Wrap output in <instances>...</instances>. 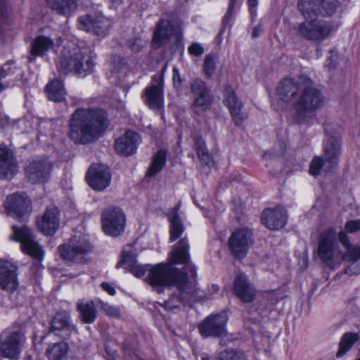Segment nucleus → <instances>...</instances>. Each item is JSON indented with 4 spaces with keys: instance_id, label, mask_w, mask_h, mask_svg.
Here are the masks:
<instances>
[{
    "instance_id": "f257e3e1",
    "label": "nucleus",
    "mask_w": 360,
    "mask_h": 360,
    "mask_svg": "<svg viewBox=\"0 0 360 360\" xmlns=\"http://www.w3.org/2000/svg\"><path fill=\"white\" fill-rule=\"evenodd\" d=\"M188 250L189 245L186 238H181L173 246V250L169 254V259L172 264L160 263L151 265L146 277V281L156 288L158 293L163 291L162 287L181 285L183 281H186L188 275L182 270L172 266L176 264L186 265L191 277L195 278V266L190 263Z\"/></svg>"
},
{
    "instance_id": "f03ea898",
    "label": "nucleus",
    "mask_w": 360,
    "mask_h": 360,
    "mask_svg": "<svg viewBox=\"0 0 360 360\" xmlns=\"http://www.w3.org/2000/svg\"><path fill=\"white\" fill-rule=\"evenodd\" d=\"M109 124L107 113L96 108H78L68 121V137L75 144L87 145L102 137Z\"/></svg>"
},
{
    "instance_id": "7ed1b4c3",
    "label": "nucleus",
    "mask_w": 360,
    "mask_h": 360,
    "mask_svg": "<svg viewBox=\"0 0 360 360\" xmlns=\"http://www.w3.org/2000/svg\"><path fill=\"white\" fill-rule=\"evenodd\" d=\"M299 96L293 104L292 120L296 124H306L311 118V114L321 108L325 98L322 91L315 87L313 82L307 77Z\"/></svg>"
},
{
    "instance_id": "20e7f679",
    "label": "nucleus",
    "mask_w": 360,
    "mask_h": 360,
    "mask_svg": "<svg viewBox=\"0 0 360 360\" xmlns=\"http://www.w3.org/2000/svg\"><path fill=\"white\" fill-rule=\"evenodd\" d=\"M95 57L96 55L89 47H65L60 58L58 70L65 74L71 72L78 75L90 73L95 65Z\"/></svg>"
},
{
    "instance_id": "39448f33",
    "label": "nucleus",
    "mask_w": 360,
    "mask_h": 360,
    "mask_svg": "<svg viewBox=\"0 0 360 360\" xmlns=\"http://www.w3.org/2000/svg\"><path fill=\"white\" fill-rule=\"evenodd\" d=\"M193 278V281H189L187 277L186 281H183L181 285H174L177 292L171 295L162 306L172 309L180 306L181 304L191 306L195 302L207 300L205 295L200 294V290L196 288L195 279Z\"/></svg>"
},
{
    "instance_id": "423d86ee",
    "label": "nucleus",
    "mask_w": 360,
    "mask_h": 360,
    "mask_svg": "<svg viewBox=\"0 0 360 360\" xmlns=\"http://www.w3.org/2000/svg\"><path fill=\"white\" fill-rule=\"evenodd\" d=\"M295 30L297 36L307 40L320 42L330 35L333 26L330 22L315 17L299 23Z\"/></svg>"
},
{
    "instance_id": "0eeeda50",
    "label": "nucleus",
    "mask_w": 360,
    "mask_h": 360,
    "mask_svg": "<svg viewBox=\"0 0 360 360\" xmlns=\"http://www.w3.org/2000/svg\"><path fill=\"white\" fill-rule=\"evenodd\" d=\"M12 230L13 233L10 236L11 239L20 243L22 251L35 259L37 265H41L44 252L42 247L36 241L32 231L26 225L20 227L13 225Z\"/></svg>"
},
{
    "instance_id": "6e6552de",
    "label": "nucleus",
    "mask_w": 360,
    "mask_h": 360,
    "mask_svg": "<svg viewBox=\"0 0 360 360\" xmlns=\"http://www.w3.org/2000/svg\"><path fill=\"white\" fill-rule=\"evenodd\" d=\"M25 340L20 326L8 328L0 334V358L15 359L20 353V346Z\"/></svg>"
},
{
    "instance_id": "1a4fd4ad",
    "label": "nucleus",
    "mask_w": 360,
    "mask_h": 360,
    "mask_svg": "<svg viewBox=\"0 0 360 360\" xmlns=\"http://www.w3.org/2000/svg\"><path fill=\"white\" fill-rule=\"evenodd\" d=\"M191 92L193 95L192 106L195 112L200 114L208 110L214 100L211 87L200 78H195L191 82Z\"/></svg>"
},
{
    "instance_id": "9d476101",
    "label": "nucleus",
    "mask_w": 360,
    "mask_h": 360,
    "mask_svg": "<svg viewBox=\"0 0 360 360\" xmlns=\"http://www.w3.org/2000/svg\"><path fill=\"white\" fill-rule=\"evenodd\" d=\"M227 321L228 316L225 313L211 314L198 325V330L203 338L225 337Z\"/></svg>"
},
{
    "instance_id": "9b49d317",
    "label": "nucleus",
    "mask_w": 360,
    "mask_h": 360,
    "mask_svg": "<svg viewBox=\"0 0 360 360\" xmlns=\"http://www.w3.org/2000/svg\"><path fill=\"white\" fill-rule=\"evenodd\" d=\"M58 251L60 256L65 260L82 262L84 256L92 251V246L86 240L77 239L75 237L68 244L60 245Z\"/></svg>"
},
{
    "instance_id": "f8f14e48",
    "label": "nucleus",
    "mask_w": 360,
    "mask_h": 360,
    "mask_svg": "<svg viewBox=\"0 0 360 360\" xmlns=\"http://www.w3.org/2000/svg\"><path fill=\"white\" fill-rule=\"evenodd\" d=\"M53 168L52 162L47 158H35L25 167V174L33 184L44 183L50 176Z\"/></svg>"
},
{
    "instance_id": "ddd939ff",
    "label": "nucleus",
    "mask_w": 360,
    "mask_h": 360,
    "mask_svg": "<svg viewBox=\"0 0 360 360\" xmlns=\"http://www.w3.org/2000/svg\"><path fill=\"white\" fill-rule=\"evenodd\" d=\"M167 65L160 74H156L152 77V84L145 89L144 101L147 105L153 110H159L163 105V75Z\"/></svg>"
},
{
    "instance_id": "4468645a",
    "label": "nucleus",
    "mask_w": 360,
    "mask_h": 360,
    "mask_svg": "<svg viewBox=\"0 0 360 360\" xmlns=\"http://www.w3.org/2000/svg\"><path fill=\"white\" fill-rule=\"evenodd\" d=\"M252 243V233L246 228L233 232L228 241L230 252L236 258L245 257Z\"/></svg>"
},
{
    "instance_id": "2eb2a0df",
    "label": "nucleus",
    "mask_w": 360,
    "mask_h": 360,
    "mask_svg": "<svg viewBox=\"0 0 360 360\" xmlns=\"http://www.w3.org/2000/svg\"><path fill=\"white\" fill-rule=\"evenodd\" d=\"M102 221L103 231L107 235L116 237L124 231L125 218L118 207L105 210L102 214Z\"/></svg>"
},
{
    "instance_id": "dca6fc26",
    "label": "nucleus",
    "mask_w": 360,
    "mask_h": 360,
    "mask_svg": "<svg viewBox=\"0 0 360 360\" xmlns=\"http://www.w3.org/2000/svg\"><path fill=\"white\" fill-rule=\"evenodd\" d=\"M307 77L300 76L298 79L285 78L282 79L276 87V94L278 98L286 103H292V105L299 96Z\"/></svg>"
},
{
    "instance_id": "f3484780",
    "label": "nucleus",
    "mask_w": 360,
    "mask_h": 360,
    "mask_svg": "<svg viewBox=\"0 0 360 360\" xmlns=\"http://www.w3.org/2000/svg\"><path fill=\"white\" fill-rule=\"evenodd\" d=\"M223 103L229 108L230 114L236 125H240L247 118L242 112L243 103L238 97L233 87L225 84L223 90Z\"/></svg>"
},
{
    "instance_id": "a211bd4d",
    "label": "nucleus",
    "mask_w": 360,
    "mask_h": 360,
    "mask_svg": "<svg viewBox=\"0 0 360 360\" xmlns=\"http://www.w3.org/2000/svg\"><path fill=\"white\" fill-rule=\"evenodd\" d=\"M86 179L94 190L101 191L110 185L111 174L105 165H94L88 169Z\"/></svg>"
},
{
    "instance_id": "6ab92c4d",
    "label": "nucleus",
    "mask_w": 360,
    "mask_h": 360,
    "mask_svg": "<svg viewBox=\"0 0 360 360\" xmlns=\"http://www.w3.org/2000/svg\"><path fill=\"white\" fill-rule=\"evenodd\" d=\"M338 238L347 250L344 255V259L351 262L345 269V274L349 275L359 274L360 273V247L352 248L347 233L344 231L339 233Z\"/></svg>"
},
{
    "instance_id": "aec40b11",
    "label": "nucleus",
    "mask_w": 360,
    "mask_h": 360,
    "mask_svg": "<svg viewBox=\"0 0 360 360\" xmlns=\"http://www.w3.org/2000/svg\"><path fill=\"white\" fill-rule=\"evenodd\" d=\"M17 266L9 261L0 262V287L5 291L14 292L18 287Z\"/></svg>"
},
{
    "instance_id": "412c9836",
    "label": "nucleus",
    "mask_w": 360,
    "mask_h": 360,
    "mask_svg": "<svg viewBox=\"0 0 360 360\" xmlns=\"http://www.w3.org/2000/svg\"><path fill=\"white\" fill-rule=\"evenodd\" d=\"M30 202L27 196L15 193L7 197L5 207L11 217L22 219L30 212Z\"/></svg>"
},
{
    "instance_id": "4be33fe9",
    "label": "nucleus",
    "mask_w": 360,
    "mask_h": 360,
    "mask_svg": "<svg viewBox=\"0 0 360 360\" xmlns=\"http://www.w3.org/2000/svg\"><path fill=\"white\" fill-rule=\"evenodd\" d=\"M287 211L281 206H276L274 209H266L261 216L262 224L270 230L283 228L287 222Z\"/></svg>"
},
{
    "instance_id": "5701e85b",
    "label": "nucleus",
    "mask_w": 360,
    "mask_h": 360,
    "mask_svg": "<svg viewBox=\"0 0 360 360\" xmlns=\"http://www.w3.org/2000/svg\"><path fill=\"white\" fill-rule=\"evenodd\" d=\"M18 171V165L12 150L0 144V178L11 179Z\"/></svg>"
},
{
    "instance_id": "b1692460",
    "label": "nucleus",
    "mask_w": 360,
    "mask_h": 360,
    "mask_svg": "<svg viewBox=\"0 0 360 360\" xmlns=\"http://www.w3.org/2000/svg\"><path fill=\"white\" fill-rule=\"evenodd\" d=\"M38 229L46 236H53L59 228V210L56 207H49L37 221Z\"/></svg>"
},
{
    "instance_id": "393cba45",
    "label": "nucleus",
    "mask_w": 360,
    "mask_h": 360,
    "mask_svg": "<svg viewBox=\"0 0 360 360\" xmlns=\"http://www.w3.org/2000/svg\"><path fill=\"white\" fill-rule=\"evenodd\" d=\"M140 142L139 134L134 131L128 130L123 136L116 139L114 148L116 153L122 156L133 155Z\"/></svg>"
},
{
    "instance_id": "a878e982",
    "label": "nucleus",
    "mask_w": 360,
    "mask_h": 360,
    "mask_svg": "<svg viewBox=\"0 0 360 360\" xmlns=\"http://www.w3.org/2000/svg\"><path fill=\"white\" fill-rule=\"evenodd\" d=\"M323 153L325 161L328 164L326 170L330 171L338 164L341 153V143L338 136L327 135L323 143Z\"/></svg>"
},
{
    "instance_id": "bb28decb",
    "label": "nucleus",
    "mask_w": 360,
    "mask_h": 360,
    "mask_svg": "<svg viewBox=\"0 0 360 360\" xmlns=\"http://www.w3.org/2000/svg\"><path fill=\"white\" fill-rule=\"evenodd\" d=\"M78 26L80 30L92 32L97 36H104L107 32V25L101 15H85L78 18Z\"/></svg>"
},
{
    "instance_id": "cd10ccee",
    "label": "nucleus",
    "mask_w": 360,
    "mask_h": 360,
    "mask_svg": "<svg viewBox=\"0 0 360 360\" xmlns=\"http://www.w3.org/2000/svg\"><path fill=\"white\" fill-rule=\"evenodd\" d=\"M336 233L334 229L328 228L320 234L318 255L323 261L330 260L334 254Z\"/></svg>"
},
{
    "instance_id": "c85d7f7f",
    "label": "nucleus",
    "mask_w": 360,
    "mask_h": 360,
    "mask_svg": "<svg viewBox=\"0 0 360 360\" xmlns=\"http://www.w3.org/2000/svg\"><path fill=\"white\" fill-rule=\"evenodd\" d=\"M233 292L243 302H252L256 296V290L243 274L238 275L234 280Z\"/></svg>"
},
{
    "instance_id": "c756f323",
    "label": "nucleus",
    "mask_w": 360,
    "mask_h": 360,
    "mask_svg": "<svg viewBox=\"0 0 360 360\" xmlns=\"http://www.w3.org/2000/svg\"><path fill=\"white\" fill-rule=\"evenodd\" d=\"M75 330L70 323V318L66 312L57 313L51 323V330L63 338H68L71 331Z\"/></svg>"
},
{
    "instance_id": "7c9ffc66",
    "label": "nucleus",
    "mask_w": 360,
    "mask_h": 360,
    "mask_svg": "<svg viewBox=\"0 0 360 360\" xmlns=\"http://www.w3.org/2000/svg\"><path fill=\"white\" fill-rule=\"evenodd\" d=\"M53 41L48 37L40 35L35 38L31 44L30 54L27 59L30 63H34L37 56L42 57L53 46Z\"/></svg>"
},
{
    "instance_id": "2f4dec72",
    "label": "nucleus",
    "mask_w": 360,
    "mask_h": 360,
    "mask_svg": "<svg viewBox=\"0 0 360 360\" xmlns=\"http://www.w3.org/2000/svg\"><path fill=\"white\" fill-rule=\"evenodd\" d=\"M122 265H124L125 269L136 277H141L146 272L148 273V269L151 266L150 264H138L134 255L130 252H124L122 260L117 263V267L119 268Z\"/></svg>"
},
{
    "instance_id": "473e14b6",
    "label": "nucleus",
    "mask_w": 360,
    "mask_h": 360,
    "mask_svg": "<svg viewBox=\"0 0 360 360\" xmlns=\"http://www.w3.org/2000/svg\"><path fill=\"white\" fill-rule=\"evenodd\" d=\"M96 302L94 301L85 302L80 300L77 303V309L79 312V318L84 323H92L97 317Z\"/></svg>"
},
{
    "instance_id": "72a5a7b5",
    "label": "nucleus",
    "mask_w": 360,
    "mask_h": 360,
    "mask_svg": "<svg viewBox=\"0 0 360 360\" xmlns=\"http://www.w3.org/2000/svg\"><path fill=\"white\" fill-rule=\"evenodd\" d=\"M179 205L175 206L168 214V219L170 222V237L169 241L173 242L179 238L184 231V224L178 214Z\"/></svg>"
},
{
    "instance_id": "f704fd0d",
    "label": "nucleus",
    "mask_w": 360,
    "mask_h": 360,
    "mask_svg": "<svg viewBox=\"0 0 360 360\" xmlns=\"http://www.w3.org/2000/svg\"><path fill=\"white\" fill-rule=\"evenodd\" d=\"M269 295L268 294L266 296L257 300L255 304L250 306L245 318L252 321L253 323L258 322L268 309Z\"/></svg>"
},
{
    "instance_id": "c9c22d12",
    "label": "nucleus",
    "mask_w": 360,
    "mask_h": 360,
    "mask_svg": "<svg viewBox=\"0 0 360 360\" xmlns=\"http://www.w3.org/2000/svg\"><path fill=\"white\" fill-rule=\"evenodd\" d=\"M172 34V24L169 20H160L153 33V41L157 47H159L165 40L169 39Z\"/></svg>"
},
{
    "instance_id": "e433bc0d",
    "label": "nucleus",
    "mask_w": 360,
    "mask_h": 360,
    "mask_svg": "<svg viewBox=\"0 0 360 360\" xmlns=\"http://www.w3.org/2000/svg\"><path fill=\"white\" fill-rule=\"evenodd\" d=\"M48 6L59 15H69L76 8V0H46Z\"/></svg>"
},
{
    "instance_id": "4c0bfd02",
    "label": "nucleus",
    "mask_w": 360,
    "mask_h": 360,
    "mask_svg": "<svg viewBox=\"0 0 360 360\" xmlns=\"http://www.w3.org/2000/svg\"><path fill=\"white\" fill-rule=\"evenodd\" d=\"M68 345L64 342L53 344L46 349V354L49 360H64L68 353Z\"/></svg>"
},
{
    "instance_id": "58836bf2",
    "label": "nucleus",
    "mask_w": 360,
    "mask_h": 360,
    "mask_svg": "<svg viewBox=\"0 0 360 360\" xmlns=\"http://www.w3.org/2000/svg\"><path fill=\"white\" fill-rule=\"evenodd\" d=\"M47 96L49 100L54 102L63 101L65 91L63 83L59 80L52 81L46 86Z\"/></svg>"
},
{
    "instance_id": "ea45409f",
    "label": "nucleus",
    "mask_w": 360,
    "mask_h": 360,
    "mask_svg": "<svg viewBox=\"0 0 360 360\" xmlns=\"http://www.w3.org/2000/svg\"><path fill=\"white\" fill-rule=\"evenodd\" d=\"M319 0H300L297 8L305 20L313 18L318 15Z\"/></svg>"
},
{
    "instance_id": "a19ab883",
    "label": "nucleus",
    "mask_w": 360,
    "mask_h": 360,
    "mask_svg": "<svg viewBox=\"0 0 360 360\" xmlns=\"http://www.w3.org/2000/svg\"><path fill=\"white\" fill-rule=\"evenodd\" d=\"M359 338V337L357 333L350 332L345 333L339 343V348L336 356L339 358L345 355Z\"/></svg>"
},
{
    "instance_id": "79ce46f5",
    "label": "nucleus",
    "mask_w": 360,
    "mask_h": 360,
    "mask_svg": "<svg viewBox=\"0 0 360 360\" xmlns=\"http://www.w3.org/2000/svg\"><path fill=\"white\" fill-rule=\"evenodd\" d=\"M166 162V153L158 150L154 155L153 161L148 169L147 175L153 176L160 172Z\"/></svg>"
},
{
    "instance_id": "37998d69",
    "label": "nucleus",
    "mask_w": 360,
    "mask_h": 360,
    "mask_svg": "<svg viewBox=\"0 0 360 360\" xmlns=\"http://www.w3.org/2000/svg\"><path fill=\"white\" fill-rule=\"evenodd\" d=\"M195 147L200 160L204 165H209L212 158L206 148L205 143L200 136H196L195 139Z\"/></svg>"
},
{
    "instance_id": "c03bdc74",
    "label": "nucleus",
    "mask_w": 360,
    "mask_h": 360,
    "mask_svg": "<svg viewBox=\"0 0 360 360\" xmlns=\"http://www.w3.org/2000/svg\"><path fill=\"white\" fill-rule=\"evenodd\" d=\"M338 6V0H319V15H331Z\"/></svg>"
},
{
    "instance_id": "a18cd8bd",
    "label": "nucleus",
    "mask_w": 360,
    "mask_h": 360,
    "mask_svg": "<svg viewBox=\"0 0 360 360\" xmlns=\"http://www.w3.org/2000/svg\"><path fill=\"white\" fill-rule=\"evenodd\" d=\"M214 360H248V358L241 351L227 349L221 352Z\"/></svg>"
},
{
    "instance_id": "49530a36",
    "label": "nucleus",
    "mask_w": 360,
    "mask_h": 360,
    "mask_svg": "<svg viewBox=\"0 0 360 360\" xmlns=\"http://www.w3.org/2000/svg\"><path fill=\"white\" fill-rule=\"evenodd\" d=\"M216 70V63L212 55H207L204 60V71L207 78H211Z\"/></svg>"
},
{
    "instance_id": "de8ad7c7",
    "label": "nucleus",
    "mask_w": 360,
    "mask_h": 360,
    "mask_svg": "<svg viewBox=\"0 0 360 360\" xmlns=\"http://www.w3.org/2000/svg\"><path fill=\"white\" fill-rule=\"evenodd\" d=\"M95 302L97 307L103 310L107 315L115 317L120 316V311L116 307L103 302L100 299H96Z\"/></svg>"
},
{
    "instance_id": "09e8293b",
    "label": "nucleus",
    "mask_w": 360,
    "mask_h": 360,
    "mask_svg": "<svg viewBox=\"0 0 360 360\" xmlns=\"http://www.w3.org/2000/svg\"><path fill=\"white\" fill-rule=\"evenodd\" d=\"M128 47L134 53H138L146 46V41L140 37H136L127 41Z\"/></svg>"
},
{
    "instance_id": "8fccbe9b",
    "label": "nucleus",
    "mask_w": 360,
    "mask_h": 360,
    "mask_svg": "<svg viewBox=\"0 0 360 360\" xmlns=\"http://www.w3.org/2000/svg\"><path fill=\"white\" fill-rule=\"evenodd\" d=\"M323 166V160L318 156L314 157L309 166V173L313 176H318Z\"/></svg>"
},
{
    "instance_id": "3c124183",
    "label": "nucleus",
    "mask_w": 360,
    "mask_h": 360,
    "mask_svg": "<svg viewBox=\"0 0 360 360\" xmlns=\"http://www.w3.org/2000/svg\"><path fill=\"white\" fill-rule=\"evenodd\" d=\"M345 229L349 233H355L360 231V219L347 221L345 224Z\"/></svg>"
},
{
    "instance_id": "603ef678",
    "label": "nucleus",
    "mask_w": 360,
    "mask_h": 360,
    "mask_svg": "<svg viewBox=\"0 0 360 360\" xmlns=\"http://www.w3.org/2000/svg\"><path fill=\"white\" fill-rule=\"evenodd\" d=\"M236 1V0H230V3H229V7L227 9V12L225 14V15L223 18V20H222V26L224 27L229 24V22L232 17L233 9L235 6Z\"/></svg>"
},
{
    "instance_id": "864d4df0",
    "label": "nucleus",
    "mask_w": 360,
    "mask_h": 360,
    "mask_svg": "<svg viewBox=\"0 0 360 360\" xmlns=\"http://www.w3.org/2000/svg\"><path fill=\"white\" fill-rule=\"evenodd\" d=\"M188 51L191 55H193L195 56H200L204 53L203 47L200 44H198L197 42L193 43L188 48Z\"/></svg>"
},
{
    "instance_id": "5fc2aeb1",
    "label": "nucleus",
    "mask_w": 360,
    "mask_h": 360,
    "mask_svg": "<svg viewBox=\"0 0 360 360\" xmlns=\"http://www.w3.org/2000/svg\"><path fill=\"white\" fill-rule=\"evenodd\" d=\"M172 80H173V84H174V87L177 88V87L181 86V83H182V79L180 76L179 72L177 68H176V67H174L173 68Z\"/></svg>"
},
{
    "instance_id": "6e6d98bb",
    "label": "nucleus",
    "mask_w": 360,
    "mask_h": 360,
    "mask_svg": "<svg viewBox=\"0 0 360 360\" xmlns=\"http://www.w3.org/2000/svg\"><path fill=\"white\" fill-rule=\"evenodd\" d=\"M249 11L252 17L256 15V7L258 4L257 0H248Z\"/></svg>"
},
{
    "instance_id": "4d7b16f0",
    "label": "nucleus",
    "mask_w": 360,
    "mask_h": 360,
    "mask_svg": "<svg viewBox=\"0 0 360 360\" xmlns=\"http://www.w3.org/2000/svg\"><path fill=\"white\" fill-rule=\"evenodd\" d=\"M101 287L105 291H106L110 295H114L115 294V289L108 283L103 282L101 283Z\"/></svg>"
},
{
    "instance_id": "13d9d810",
    "label": "nucleus",
    "mask_w": 360,
    "mask_h": 360,
    "mask_svg": "<svg viewBox=\"0 0 360 360\" xmlns=\"http://www.w3.org/2000/svg\"><path fill=\"white\" fill-rule=\"evenodd\" d=\"M11 71V64L10 63L4 64L0 71V77H4L7 73Z\"/></svg>"
},
{
    "instance_id": "bf43d9fd",
    "label": "nucleus",
    "mask_w": 360,
    "mask_h": 360,
    "mask_svg": "<svg viewBox=\"0 0 360 360\" xmlns=\"http://www.w3.org/2000/svg\"><path fill=\"white\" fill-rule=\"evenodd\" d=\"M8 12V3L6 0H0V14L4 15Z\"/></svg>"
},
{
    "instance_id": "052dcab7",
    "label": "nucleus",
    "mask_w": 360,
    "mask_h": 360,
    "mask_svg": "<svg viewBox=\"0 0 360 360\" xmlns=\"http://www.w3.org/2000/svg\"><path fill=\"white\" fill-rule=\"evenodd\" d=\"M263 32L262 26L259 24L257 26H256L252 32V37L253 38H256L259 36V34Z\"/></svg>"
},
{
    "instance_id": "680f3d73",
    "label": "nucleus",
    "mask_w": 360,
    "mask_h": 360,
    "mask_svg": "<svg viewBox=\"0 0 360 360\" xmlns=\"http://www.w3.org/2000/svg\"><path fill=\"white\" fill-rule=\"evenodd\" d=\"M330 53L331 56L329 57L328 60H331V62H330V63H329L328 64V65L330 68H334L335 64H334V63H333V62H332V58H333V51H330Z\"/></svg>"
},
{
    "instance_id": "e2e57ef3",
    "label": "nucleus",
    "mask_w": 360,
    "mask_h": 360,
    "mask_svg": "<svg viewBox=\"0 0 360 360\" xmlns=\"http://www.w3.org/2000/svg\"><path fill=\"white\" fill-rule=\"evenodd\" d=\"M316 51L317 58H319L321 55V48L319 46H316Z\"/></svg>"
},
{
    "instance_id": "0e129e2a",
    "label": "nucleus",
    "mask_w": 360,
    "mask_h": 360,
    "mask_svg": "<svg viewBox=\"0 0 360 360\" xmlns=\"http://www.w3.org/2000/svg\"><path fill=\"white\" fill-rule=\"evenodd\" d=\"M201 360H210V358L208 355L207 354H203L202 356H201Z\"/></svg>"
},
{
    "instance_id": "69168bd1",
    "label": "nucleus",
    "mask_w": 360,
    "mask_h": 360,
    "mask_svg": "<svg viewBox=\"0 0 360 360\" xmlns=\"http://www.w3.org/2000/svg\"><path fill=\"white\" fill-rule=\"evenodd\" d=\"M113 4H121L123 0H110Z\"/></svg>"
},
{
    "instance_id": "338daca9",
    "label": "nucleus",
    "mask_w": 360,
    "mask_h": 360,
    "mask_svg": "<svg viewBox=\"0 0 360 360\" xmlns=\"http://www.w3.org/2000/svg\"><path fill=\"white\" fill-rule=\"evenodd\" d=\"M212 288L214 292H217L219 290V287L217 285H212Z\"/></svg>"
},
{
    "instance_id": "774afa93",
    "label": "nucleus",
    "mask_w": 360,
    "mask_h": 360,
    "mask_svg": "<svg viewBox=\"0 0 360 360\" xmlns=\"http://www.w3.org/2000/svg\"><path fill=\"white\" fill-rule=\"evenodd\" d=\"M4 89L3 84L0 82V91H2Z\"/></svg>"
}]
</instances>
